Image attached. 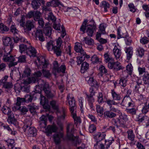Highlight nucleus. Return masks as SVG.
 <instances>
[{"label":"nucleus","instance_id":"1","mask_svg":"<svg viewBox=\"0 0 149 149\" xmlns=\"http://www.w3.org/2000/svg\"><path fill=\"white\" fill-rule=\"evenodd\" d=\"M42 75V73L40 71H38L34 73V77L28 78L25 80L24 83L25 84H29L31 83H35L36 81L38 82V86L36 85V90L40 88V90L44 91L46 95L48 98H53L54 95L51 93L47 82L41 79H38V78L40 77Z\"/></svg>","mask_w":149,"mask_h":149},{"label":"nucleus","instance_id":"2","mask_svg":"<svg viewBox=\"0 0 149 149\" xmlns=\"http://www.w3.org/2000/svg\"><path fill=\"white\" fill-rule=\"evenodd\" d=\"M10 31L12 33L14 37L13 38V40L15 43H18L19 41L23 42L24 44L27 43L29 45L28 47H32L30 45V43L27 41L24 38L20 37L19 34V31L17 29L16 25L14 23L12 24L10 27ZM28 45L25 44H20L19 47H27Z\"/></svg>","mask_w":149,"mask_h":149},{"label":"nucleus","instance_id":"3","mask_svg":"<svg viewBox=\"0 0 149 149\" xmlns=\"http://www.w3.org/2000/svg\"><path fill=\"white\" fill-rule=\"evenodd\" d=\"M75 130L74 126L72 123H69L67 124L66 127L67 137L69 140L75 143L76 145L79 142L77 137L73 135Z\"/></svg>","mask_w":149,"mask_h":149},{"label":"nucleus","instance_id":"4","mask_svg":"<svg viewBox=\"0 0 149 149\" xmlns=\"http://www.w3.org/2000/svg\"><path fill=\"white\" fill-rule=\"evenodd\" d=\"M24 125L23 127L24 132L27 131V129L31 125V121L29 119H26L24 121ZM28 135L31 136H34L37 134L36 129L34 127H30L27 130Z\"/></svg>","mask_w":149,"mask_h":149},{"label":"nucleus","instance_id":"5","mask_svg":"<svg viewBox=\"0 0 149 149\" xmlns=\"http://www.w3.org/2000/svg\"><path fill=\"white\" fill-rule=\"evenodd\" d=\"M90 24L87 26L86 33L87 35L91 37L93 36L94 33L96 31L97 25L93 19L89 21Z\"/></svg>","mask_w":149,"mask_h":149},{"label":"nucleus","instance_id":"6","mask_svg":"<svg viewBox=\"0 0 149 149\" xmlns=\"http://www.w3.org/2000/svg\"><path fill=\"white\" fill-rule=\"evenodd\" d=\"M53 64V65L52 69L53 72L55 75L56 74V73L61 72L63 73H65L66 67L64 65H62L59 67L58 62L56 61H54Z\"/></svg>","mask_w":149,"mask_h":149},{"label":"nucleus","instance_id":"7","mask_svg":"<svg viewBox=\"0 0 149 149\" xmlns=\"http://www.w3.org/2000/svg\"><path fill=\"white\" fill-rule=\"evenodd\" d=\"M67 101L68 102L69 104L70 112L76 111L77 106L75 104V100L72 94L69 93L67 97Z\"/></svg>","mask_w":149,"mask_h":149},{"label":"nucleus","instance_id":"8","mask_svg":"<svg viewBox=\"0 0 149 149\" xmlns=\"http://www.w3.org/2000/svg\"><path fill=\"white\" fill-rule=\"evenodd\" d=\"M15 57L12 55H10L7 53L5 54L3 58V60L4 62H10L9 64L10 67H12L17 65V63L15 61Z\"/></svg>","mask_w":149,"mask_h":149},{"label":"nucleus","instance_id":"9","mask_svg":"<svg viewBox=\"0 0 149 149\" xmlns=\"http://www.w3.org/2000/svg\"><path fill=\"white\" fill-rule=\"evenodd\" d=\"M20 52L21 53L25 54L30 56L31 54L34 56L36 55V52L34 47H19Z\"/></svg>","mask_w":149,"mask_h":149},{"label":"nucleus","instance_id":"10","mask_svg":"<svg viewBox=\"0 0 149 149\" xmlns=\"http://www.w3.org/2000/svg\"><path fill=\"white\" fill-rule=\"evenodd\" d=\"M108 67L110 69H113L117 71L125 68L120 65V63L118 61H113L109 63Z\"/></svg>","mask_w":149,"mask_h":149},{"label":"nucleus","instance_id":"11","mask_svg":"<svg viewBox=\"0 0 149 149\" xmlns=\"http://www.w3.org/2000/svg\"><path fill=\"white\" fill-rule=\"evenodd\" d=\"M14 40L9 37H6L3 40L4 45L6 46L14 47L16 46L18 43H15Z\"/></svg>","mask_w":149,"mask_h":149},{"label":"nucleus","instance_id":"12","mask_svg":"<svg viewBox=\"0 0 149 149\" xmlns=\"http://www.w3.org/2000/svg\"><path fill=\"white\" fill-rule=\"evenodd\" d=\"M127 134L128 139L131 141L130 143V145L133 146L135 144L136 141L134 140L135 136L133 131L131 130H129L127 131Z\"/></svg>","mask_w":149,"mask_h":149},{"label":"nucleus","instance_id":"13","mask_svg":"<svg viewBox=\"0 0 149 149\" xmlns=\"http://www.w3.org/2000/svg\"><path fill=\"white\" fill-rule=\"evenodd\" d=\"M34 27L33 21L30 20H28L23 27V28L24 32L26 33H28L29 31H31L32 29Z\"/></svg>","mask_w":149,"mask_h":149},{"label":"nucleus","instance_id":"14","mask_svg":"<svg viewBox=\"0 0 149 149\" xmlns=\"http://www.w3.org/2000/svg\"><path fill=\"white\" fill-rule=\"evenodd\" d=\"M124 50L126 54L127 61L130 62L133 54V48L132 47H125Z\"/></svg>","mask_w":149,"mask_h":149},{"label":"nucleus","instance_id":"15","mask_svg":"<svg viewBox=\"0 0 149 149\" xmlns=\"http://www.w3.org/2000/svg\"><path fill=\"white\" fill-rule=\"evenodd\" d=\"M121 27H119L117 30V38L118 39L121 38H127L129 37V35L127 31L123 32H121Z\"/></svg>","mask_w":149,"mask_h":149},{"label":"nucleus","instance_id":"16","mask_svg":"<svg viewBox=\"0 0 149 149\" xmlns=\"http://www.w3.org/2000/svg\"><path fill=\"white\" fill-rule=\"evenodd\" d=\"M86 97L85 99L88 103L90 109L91 111L94 110V107L93 104V103L94 101L93 96L88 95L87 93H86Z\"/></svg>","mask_w":149,"mask_h":149},{"label":"nucleus","instance_id":"17","mask_svg":"<svg viewBox=\"0 0 149 149\" xmlns=\"http://www.w3.org/2000/svg\"><path fill=\"white\" fill-rule=\"evenodd\" d=\"M111 94L112 99L114 101H119L122 98L121 94L115 91L114 90H111Z\"/></svg>","mask_w":149,"mask_h":149},{"label":"nucleus","instance_id":"18","mask_svg":"<svg viewBox=\"0 0 149 149\" xmlns=\"http://www.w3.org/2000/svg\"><path fill=\"white\" fill-rule=\"evenodd\" d=\"M66 109L65 108H62L60 112L57 111L58 119L59 120L61 121L64 120L66 115Z\"/></svg>","mask_w":149,"mask_h":149},{"label":"nucleus","instance_id":"19","mask_svg":"<svg viewBox=\"0 0 149 149\" xmlns=\"http://www.w3.org/2000/svg\"><path fill=\"white\" fill-rule=\"evenodd\" d=\"M45 3L44 0H33L31 2V5L33 8L37 9L40 7L41 4L44 5Z\"/></svg>","mask_w":149,"mask_h":149},{"label":"nucleus","instance_id":"20","mask_svg":"<svg viewBox=\"0 0 149 149\" xmlns=\"http://www.w3.org/2000/svg\"><path fill=\"white\" fill-rule=\"evenodd\" d=\"M40 127L42 128H45L47 124V117L43 115L40 118Z\"/></svg>","mask_w":149,"mask_h":149},{"label":"nucleus","instance_id":"21","mask_svg":"<svg viewBox=\"0 0 149 149\" xmlns=\"http://www.w3.org/2000/svg\"><path fill=\"white\" fill-rule=\"evenodd\" d=\"M71 116L74 119V124L76 125L80 124L81 123V120L80 117L77 116L76 111L71 112Z\"/></svg>","mask_w":149,"mask_h":149},{"label":"nucleus","instance_id":"22","mask_svg":"<svg viewBox=\"0 0 149 149\" xmlns=\"http://www.w3.org/2000/svg\"><path fill=\"white\" fill-rule=\"evenodd\" d=\"M63 137V134L61 132L57 133L54 134V139L56 144L59 143Z\"/></svg>","mask_w":149,"mask_h":149},{"label":"nucleus","instance_id":"23","mask_svg":"<svg viewBox=\"0 0 149 149\" xmlns=\"http://www.w3.org/2000/svg\"><path fill=\"white\" fill-rule=\"evenodd\" d=\"M106 136V134L104 133L98 132L94 136V138L96 139V142H100V141L105 139Z\"/></svg>","mask_w":149,"mask_h":149},{"label":"nucleus","instance_id":"24","mask_svg":"<svg viewBox=\"0 0 149 149\" xmlns=\"http://www.w3.org/2000/svg\"><path fill=\"white\" fill-rule=\"evenodd\" d=\"M52 29L49 26H48L46 24L45 25V27L43 29V32L45 34V35L48 38H50L51 35L52 34Z\"/></svg>","mask_w":149,"mask_h":149},{"label":"nucleus","instance_id":"25","mask_svg":"<svg viewBox=\"0 0 149 149\" xmlns=\"http://www.w3.org/2000/svg\"><path fill=\"white\" fill-rule=\"evenodd\" d=\"M36 37L38 38L39 40L43 42L45 40V38L42 32L41 29H37L36 33Z\"/></svg>","mask_w":149,"mask_h":149},{"label":"nucleus","instance_id":"26","mask_svg":"<svg viewBox=\"0 0 149 149\" xmlns=\"http://www.w3.org/2000/svg\"><path fill=\"white\" fill-rule=\"evenodd\" d=\"M57 129V128L55 125H49L45 129V131L46 133L51 134L53 132H56Z\"/></svg>","mask_w":149,"mask_h":149},{"label":"nucleus","instance_id":"27","mask_svg":"<svg viewBox=\"0 0 149 149\" xmlns=\"http://www.w3.org/2000/svg\"><path fill=\"white\" fill-rule=\"evenodd\" d=\"M104 116L105 118H111L115 117L116 115L110 110H109L105 111L104 113Z\"/></svg>","mask_w":149,"mask_h":149},{"label":"nucleus","instance_id":"28","mask_svg":"<svg viewBox=\"0 0 149 149\" xmlns=\"http://www.w3.org/2000/svg\"><path fill=\"white\" fill-rule=\"evenodd\" d=\"M1 111L5 115H9L11 113V111L10 107H8L6 105L2 107Z\"/></svg>","mask_w":149,"mask_h":149},{"label":"nucleus","instance_id":"29","mask_svg":"<svg viewBox=\"0 0 149 149\" xmlns=\"http://www.w3.org/2000/svg\"><path fill=\"white\" fill-rule=\"evenodd\" d=\"M104 61L106 63L112 62L114 61V58L110 56L109 53H105L104 55Z\"/></svg>","mask_w":149,"mask_h":149},{"label":"nucleus","instance_id":"30","mask_svg":"<svg viewBox=\"0 0 149 149\" xmlns=\"http://www.w3.org/2000/svg\"><path fill=\"white\" fill-rule=\"evenodd\" d=\"M87 83L91 86H97V83L96 80H94L93 77H87L86 78Z\"/></svg>","mask_w":149,"mask_h":149},{"label":"nucleus","instance_id":"31","mask_svg":"<svg viewBox=\"0 0 149 149\" xmlns=\"http://www.w3.org/2000/svg\"><path fill=\"white\" fill-rule=\"evenodd\" d=\"M113 52L116 59H117L119 58L121 54V50L117 47H114L113 49Z\"/></svg>","mask_w":149,"mask_h":149},{"label":"nucleus","instance_id":"32","mask_svg":"<svg viewBox=\"0 0 149 149\" xmlns=\"http://www.w3.org/2000/svg\"><path fill=\"white\" fill-rule=\"evenodd\" d=\"M89 64L86 62H84L81 64V72L82 73H84L89 68Z\"/></svg>","mask_w":149,"mask_h":149},{"label":"nucleus","instance_id":"33","mask_svg":"<svg viewBox=\"0 0 149 149\" xmlns=\"http://www.w3.org/2000/svg\"><path fill=\"white\" fill-rule=\"evenodd\" d=\"M100 6V7L103 8L104 12H107L108 11L107 9L110 7V4L107 2L103 1L101 2Z\"/></svg>","mask_w":149,"mask_h":149},{"label":"nucleus","instance_id":"34","mask_svg":"<svg viewBox=\"0 0 149 149\" xmlns=\"http://www.w3.org/2000/svg\"><path fill=\"white\" fill-rule=\"evenodd\" d=\"M113 121L114 122L115 124L117 126H122L125 123V122L123 120L118 118L113 120Z\"/></svg>","mask_w":149,"mask_h":149},{"label":"nucleus","instance_id":"35","mask_svg":"<svg viewBox=\"0 0 149 149\" xmlns=\"http://www.w3.org/2000/svg\"><path fill=\"white\" fill-rule=\"evenodd\" d=\"M141 123L146 127H148L149 125V118L146 115L143 116Z\"/></svg>","mask_w":149,"mask_h":149},{"label":"nucleus","instance_id":"36","mask_svg":"<svg viewBox=\"0 0 149 149\" xmlns=\"http://www.w3.org/2000/svg\"><path fill=\"white\" fill-rule=\"evenodd\" d=\"M127 80L125 78L122 77L119 80V84L121 86L122 89L125 88H124L127 85Z\"/></svg>","mask_w":149,"mask_h":149},{"label":"nucleus","instance_id":"37","mask_svg":"<svg viewBox=\"0 0 149 149\" xmlns=\"http://www.w3.org/2000/svg\"><path fill=\"white\" fill-rule=\"evenodd\" d=\"M50 104L53 109L58 111L59 109V106L56 101L54 100L51 101L50 102Z\"/></svg>","mask_w":149,"mask_h":149},{"label":"nucleus","instance_id":"38","mask_svg":"<svg viewBox=\"0 0 149 149\" xmlns=\"http://www.w3.org/2000/svg\"><path fill=\"white\" fill-rule=\"evenodd\" d=\"M8 116L7 119V122L10 124H16V120L14 118L13 116L12 115L11 113Z\"/></svg>","mask_w":149,"mask_h":149},{"label":"nucleus","instance_id":"39","mask_svg":"<svg viewBox=\"0 0 149 149\" xmlns=\"http://www.w3.org/2000/svg\"><path fill=\"white\" fill-rule=\"evenodd\" d=\"M131 99L130 97H124L121 103V105L123 106H126L128 105L130 101H131Z\"/></svg>","mask_w":149,"mask_h":149},{"label":"nucleus","instance_id":"40","mask_svg":"<svg viewBox=\"0 0 149 149\" xmlns=\"http://www.w3.org/2000/svg\"><path fill=\"white\" fill-rule=\"evenodd\" d=\"M48 19L49 22L51 21L53 23L55 22L56 18L52 12H50L48 15Z\"/></svg>","mask_w":149,"mask_h":149},{"label":"nucleus","instance_id":"41","mask_svg":"<svg viewBox=\"0 0 149 149\" xmlns=\"http://www.w3.org/2000/svg\"><path fill=\"white\" fill-rule=\"evenodd\" d=\"M143 80L144 84H149V73L145 74L143 76Z\"/></svg>","mask_w":149,"mask_h":149},{"label":"nucleus","instance_id":"42","mask_svg":"<svg viewBox=\"0 0 149 149\" xmlns=\"http://www.w3.org/2000/svg\"><path fill=\"white\" fill-rule=\"evenodd\" d=\"M52 49L57 56L61 55V51L60 47H52Z\"/></svg>","mask_w":149,"mask_h":149},{"label":"nucleus","instance_id":"43","mask_svg":"<svg viewBox=\"0 0 149 149\" xmlns=\"http://www.w3.org/2000/svg\"><path fill=\"white\" fill-rule=\"evenodd\" d=\"M96 86H91L90 88L89 92L90 93V95L93 96L95 95V93H96V91L98 89L97 87Z\"/></svg>","mask_w":149,"mask_h":149},{"label":"nucleus","instance_id":"44","mask_svg":"<svg viewBox=\"0 0 149 149\" xmlns=\"http://www.w3.org/2000/svg\"><path fill=\"white\" fill-rule=\"evenodd\" d=\"M105 147L104 145L100 142H96L94 145V149H104Z\"/></svg>","mask_w":149,"mask_h":149},{"label":"nucleus","instance_id":"45","mask_svg":"<svg viewBox=\"0 0 149 149\" xmlns=\"http://www.w3.org/2000/svg\"><path fill=\"white\" fill-rule=\"evenodd\" d=\"M29 111L30 112L33 113L35 112L36 110L38 109V107L36 106L33 103L31 104L28 105Z\"/></svg>","mask_w":149,"mask_h":149},{"label":"nucleus","instance_id":"46","mask_svg":"<svg viewBox=\"0 0 149 149\" xmlns=\"http://www.w3.org/2000/svg\"><path fill=\"white\" fill-rule=\"evenodd\" d=\"M97 101L99 104H102L104 102L103 95L102 93L99 92L97 95Z\"/></svg>","mask_w":149,"mask_h":149},{"label":"nucleus","instance_id":"47","mask_svg":"<svg viewBox=\"0 0 149 149\" xmlns=\"http://www.w3.org/2000/svg\"><path fill=\"white\" fill-rule=\"evenodd\" d=\"M96 110L98 115L102 116L103 115V108L100 105H97V106Z\"/></svg>","mask_w":149,"mask_h":149},{"label":"nucleus","instance_id":"48","mask_svg":"<svg viewBox=\"0 0 149 149\" xmlns=\"http://www.w3.org/2000/svg\"><path fill=\"white\" fill-rule=\"evenodd\" d=\"M84 40L85 43L88 45L93 46L94 44L93 40L91 38H87V37H85Z\"/></svg>","mask_w":149,"mask_h":149},{"label":"nucleus","instance_id":"49","mask_svg":"<svg viewBox=\"0 0 149 149\" xmlns=\"http://www.w3.org/2000/svg\"><path fill=\"white\" fill-rule=\"evenodd\" d=\"M115 141L113 137H111L109 138V139L108 141L106 140H105V145L107 146H106V148H108L111 145V144L114 142Z\"/></svg>","mask_w":149,"mask_h":149},{"label":"nucleus","instance_id":"50","mask_svg":"<svg viewBox=\"0 0 149 149\" xmlns=\"http://www.w3.org/2000/svg\"><path fill=\"white\" fill-rule=\"evenodd\" d=\"M136 51L139 57H141L144 55L145 50L142 47H139Z\"/></svg>","mask_w":149,"mask_h":149},{"label":"nucleus","instance_id":"51","mask_svg":"<svg viewBox=\"0 0 149 149\" xmlns=\"http://www.w3.org/2000/svg\"><path fill=\"white\" fill-rule=\"evenodd\" d=\"M133 70V68L131 63L127 65L126 67V70L127 73L129 75L132 74Z\"/></svg>","mask_w":149,"mask_h":149},{"label":"nucleus","instance_id":"52","mask_svg":"<svg viewBox=\"0 0 149 149\" xmlns=\"http://www.w3.org/2000/svg\"><path fill=\"white\" fill-rule=\"evenodd\" d=\"M84 101V99L82 97H80L79 99V104L80 108V110L81 112L84 113V107L83 105V102Z\"/></svg>","mask_w":149,"mask_h":149},{"label":"nucleus","instance_id":"53","mask_svg":"<svg viewBox=\"0 0 149 149\" xmlns=\"http://www.w3.org/2000/svg\"><path fill=\"white\" fill-rule=\"evenodd\" d=\"M41 14L40 12L38 11H36L34 12V16H33V19L36 21H37L40 18Z\"/></svg>","mask_w":149,"mask_h":149},{"label":"nucleus","instance_id":"54","mask_svg":"<svg viewBox=\"0 0 149 149\" xmlns=\"http://www.w3.org/2000/svg\"><path fill=\"white\" fill-rule=\"evenodd\" d=\"M7 145L8 146H10L12 148L15 145V141L12 139H8L6 141Z\"/></svg>","mask_w":149,"mask_h":149},{"label":"nucleus","instance_id":"55","mask_svg":"<svg viewBox=\"0 0 149 149\" xmlns=\"http://www.w3.org/2000/svg\"><path fill=\"white\" fill-rule=\"evenodd\" d=\"M25 102L24 97L20 98L18 97L17 99L16 104L17 106H20L22 104H23Z\"/></svg>","mask_w":149,"mask_h":149},{"label":"nucleus","instance_id":"56","mask_svg":"<svg viewBox=\"0 0 149 149\" xmlns=\"http://www.w3.org/2000/svg\"><path fill=\"white\" fill-rule=\"evenodd\" d=\"M15 60H16L15 61L16 62L17 64L18 61L21 62H24L26 61V57L24 55H22L20 56L19 58L15 57Z\"/></svg>","mask_w":149,"mask_h":149},{"label":"nucleus","instance_id":"57","mask_svg":"<svg viewBox=\"0 0 149 149\" xmlns=\"http://www.w3.org/2000/svg\"><path fill=\"white\" fill-rule=\"evenodd\" d=\"M107 104L109 106V108L112 107V105H117L118 103L115 102L113 99L111 100L110 99H108L106 101Z\"/></svg>","mask_w":149,"mask_h":149},{"label":"nucleus","instance_id":"58","mask_svg":"<svg viewBox=\"0 0 149 149\" xmlns=\"http://www.w3.org/2000/svg\"><path fill=\"white\" fill-rule=\"evenodd\" d=\"M19 111L22 115H24L28 111V109L25 106L20 107Z\"/></svg>","mask_w":149,"mask_h":149},{"label":"nucleus","instance_id":"59","mask_svg":"<svg viewBox=\"0 0 149 149\" xmlns=\"http://www.w3.org/2000/svg\"><path fill=\"white\" fill-rule=\"evenodd\" d=\"M140 42L142 44H146L149 42V39L145 36L141 38L140 40Z\"/></svg>","mask_w":149,"mask_h":149},{"label":"nucleus","instance_id":"60","mask_svg":"<svg viewBox=\"0 0 149 149\" xmlns=\"http://www.w3.org/2000/svg\"><path fill=\"white\" fill-rule=\"evenodd\" d=\"M0 30L2 31H8L9 28L3 23H0Z\"/></svg>","mask_w":149,"mask_h":149},{"label":"nucleus","instance_id":"61","mask_svg":"<svg viewBox=\"0 0 149 149\" xmlns=\"http://www.w3.org/2000/svg\"><path fill=\"white\" fill-rule=\"evenodd\" d=\"M33 99V97L29 95H27L25 96L24 99L25 102L26 103L31 102Z\"/></svg>","mask_w":149,"mask_h":149},{"label":"nucleus","instance_id":"62","mask_svg":"<svg viewBox=\"0 0 149 149\" xmlns=\"http://www.w3.org/2000/svg\"><path fill=\"white\" fill-rule=\"evenodd\" d=\"M3 127L4 129L8 130L11 135H15L17 133V132L15 131H12L9 126L8 125H5L3 126Z\"/></svg>","mask_w":149,"mask_h":149},{"label":"nucleus","instance_id":"63","mask_svg":"<svg viewBox=\"0 0 149 149\" xmlns=\"http://www.w3.org/2000/svg\"><path fill=\"white\" fill-rule=\"evenodd\" d=\"M126 111L128 113L132 115H135L136 113V110L134 108L126 109Z\"/></svg>","mask_w":149,"mask_h":149},{"label":"nucleus","instance_id":"64","mask_svg":"<svg viewBox=\"0 0 149 149\" xmlns=\"http://www.w3.org/2000/svg\"><path fill=\"white\" fill-rule=\"evenodd\" d=\"M98 31L102 33V34H104L106 33L105 28L104 25L102 24L100 25Z\"/></svg>","mask_w":149,"mask_h":149}]
</instances>
